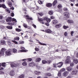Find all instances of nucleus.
Instances as JSON below:
<instances>
[{
  "label": "nucleus",
  "mask_w": 78,
  "mask_h": 78,
  "mask_svg": "<svg viewBox=\"0 0 78 78\" xmlns=\"http://www.w3.org/2000/svg\"><path fill=\"white\" fill-rule=\"evenodd\" d=\"M18 65H19V64H17V62H12L10 64L12 68L17 67L18 66Z\"/></svg>",
  "instance_id": "obj_1"
},
{
  "label": "nucleus",
  "mask_w": 78,
  "mask_h": 78,
  "mask_svg": "<svg viewBox=\"0 0 78 78\" xmlns=\"http://www.w3.org/2000/svg\"><path fill=\"white\" fill-rule=\"evenodd\" d=\"M5 48H2L1 49V51L0 52V57L2 56H3L4 55V51H5Z\"/></svg>",
  "instance_id": "obj_2"
},
{
  "label": "nucleus",
  "mask_w": 78,
  "mask_h": 78,
  "mask_svg": "<svg viewBox=\"0 0 78 78\" xmlns=\"http://www.w3.org/2000/svg\"><path fill=\"white\" fill-rule=\"evenodd\" d=\"M70 56H68L67 57V58L65 62V64H69L70 62Z\"/></svg>",
  "instance_id": "obj_3"
},
{
  "label": "nucleus",
  "mask_w": 78,
  "mask_h": 78,
  "mask_svg": "<svg viewBox=\"0 0 78 78\" xmlns=\"http://www.w3.org/2000/svg\"><path fill=\"white\" fill-rule=\"evenodd\" d=\"M64 71H66V69L64 68L61 69L60 71L58 72V76H61V72H64Z\"/></svg>",
  "instance_id": "obj_4"
},
{
  "label": "nucleus",
  "mask_w": 78,
  "mask_h": 78,
  "mask_svg": "<svg viewBox=\"0 0 78 78\" xmlns=\"http://www.w3.org/2000/svg\"><path fill=\"white\" fill-rule=\"evenodd\" d=\"M6 20L7 22H11L12 21V18L11 17H9L6 19Z\"/></svg>",
  "instance_id": "obj_5"
},
{
  "label": "nucleus",
  "mask_w": 78,
  "mask_h": 78,
  "mask_svg": "<svg viewBox=\"0 0 78 78\" xmlns=\"http://www.w3.org/2000/svg\"><path fill=\"white\" fill-rule=\"evenodd\" d=\"M10 76H14L15 75V72H14V70H12L10 72Z\"/></svg>",
  "instance_id": "obj_6"
},
{
  "label": "nucleus",
  "mask_w": 78,
  "mask_h": 78,
  "mask_svg": "<svg viewBox=\"0 0 78 78\" xmlns=\"http://www.w3.org/2000/svg\"><path fill=\"white\" fill-rule=\"evenodd\" d=\"M65 14V16L67 17V18H69V17L70 16V14H69V13L68 12H66L64 13Z\"/></svg>",
  "instance_id": "obj_7"
},
{
  "label": "nucleus",
  "mask_w": 78,
  "mask_h": 78,
  "mask_svg": "<svg viewBox=\"0 0 78 78\" xmlns=\"http://www.w3.org/2000/svg\"><path fill=\"white\" fill-rule=\"evenodd\" d=\"M68 74H69V71H66L63 73V76H65L66 77L68 75Z\"/></svg>",
  "instance_id": "obj_8"
},
{
  "label": "nucleus",
  "mask_w": 78,
  "mask_h": 78,
  "mask_svg": "<svg viewBox=\"0 0 78 78\" xmlns=\"http://www.w3.org/2000/svg\"><path fill=\"white\" fill-rule=\"evenodd\" d=\"M77 72H78V71L77 70H73L71 72V74L72 75H77Z\"/></svg>",
  "instance_id": "obj_9"
},
{
  "label": "nucleus",
  "mask_w": 78,
  "mask_h": 78,
  "mask_svg": "<svg viewBox=\"0 0 78 78\" xmlns=\"http://www.w3.org/2000/svg\"><path fill=\"white\" fill-rule=\"evenodd\" d=\"M36 41H38V42H37L38 43V44H40V45H47V44H46L45 43H42L41 42H40L37 39L36 40Z\"/></svg>",
  "instance_id": "obj_10"
},
{
  "label": "nucleus",
  "mask_w": 78,
  "mask_h": 78,
  "mask_svg": "<svg viewBox=\"0 0 78 78\" xmlns=\"http://www.w3.org/2000/svg\"><path fill=\"white\" fill-rule=\"evenodd\" d=\"M58 64H59L60 65L59 66H58V67H59L60 68V67H61L62 66L63 64H64V62H61L58 63Z\"/></svg>",
  "instance_id": "obj_11"
},
{
  "label": "nucleus",
  "mask_w": 78,
  "mask_h": 78,
  "mask_svg": "<svg viewBox=\"0 0 78 78\" xmlns=\"http://www.w3.org/2000/svg\"><path fill=\"white\" fill-rule=\"evenodd\" d=\"M0 8H4V9H6L7 7H6V5H5V4H0Z\"/></svg>",
  "instance_id": "obj_12"
},
{
  "label": "nucleus",
  "mask_w": 78,
  "mask_h": 78,
  "mask_svg": "<svg viewBox=\"0 0 78 78\" xmlns=\"http://www.w3.org/2000/svg\"><path fill=\"white\" fill-rule=\"evenodd\" d=\"M6 55L7 56H9L11 55V51H5Z\"/></svg>",
  "instance_id": "obj_13"
},
{
  "label": "nucleus",
  "mask_w": 78,
  "mask_h": 78,
  "mask_svg": "<svg viewBox=\"0 0 78 78\" xmlns=\"http://www.w3.org/2000/svg\"><path fill=\"white\" fill-rule=\"evenodd\" d=\"M45 32L46 33H51L52 31L49 29H47L45 30Z\"/></svg>",
  "instance_id": "obj_14"
},
{
  "label": "nucleus",
  "mask_w": 78,
  "mask_h": 78,
  "mask_svg": "<svg viewBox=\"0 0 78 78\" xmlns=\"http://www.w3.org/2000/svg\"><path fill=\"white\" fill-rule=\"evenodd\" d=\"M21 49H22V50L20 51L21 52H27V51L25 50V48L21 47Z\"/></svg>",
  "instance_id": "obj_15"
},
{
  "label": "nucleus",
  "mask_w": 78,
  "mask_h": 78,
  "mask_svg": "<svg viewBox=\"0 0 78 78\" xmlns=\"http://www.w3.org/2000/svg\"><path fill=\"white\" fill-rule=\"evenodd\" d=\"M61 24H57L55 26V27L56 28H59L61 27Z\"/></svg>",
  "instance_id": "obj_16"
},
{
  "label": "nucleus",
  "mask_w": 78,
  "mask_h": 78,
  "mask_svg": "<svg viewBox=\"0 0 78 78\" xmlns=\"http://www.w3.org/2000/svg\"><path fill=\"white\" fill-rule=\"evenodd\" d=\"M6 42L5 41L1 40L0 41V44L1 45H5Z\"/></svg>",
  "instance_id": "obj_17"
},
{
  "label": "nucleus",
  "mask_w": 78,
  "mask_h": 78,
  "mask_svg": "<svg viewBox=\"0 0 78 78\" xmlns=\"http://www.w3.org/2000/svg\"><path fill=\"white\" fill-rule=\"evenodd\" d=\"M34 73H35V75H40V74H41V72H40V71H35Z\"/></svg>",
  "instance_id": "obj_18"
},
{
  "label": "nucleus",
  "mask_w": 78,
  "mask_h": 78,
  "mask_svg": "<svg viewBox=\"0 0 78 78\" xmlns=\"http://www.w3.org/2000/svg\"><path fill=\"white\" fill-rule=\"evenodd\" d=\"M58 3V1L56 0H55L52 3L53 6H55Z\"/></svg>",
  "instance_id": "obj_19"
},
{
  "label": "nucleus",
  "mask_w": 78,
  "mask_h": 78,
  "mask_svg": "<svg viewBox=\"0 0 78 78\" xmlns=\"http://www.w3.org/2000/svg\"><path fill=\"white\" fill-rule=\"evenodd\" d=\"M41 61V58H37L36 59V61L37 62H39L40 61Z\"/></svg>",
  "instance_id": "obj_20"
},
{
  "label": "nucleus",
  "mask_w": 78,
  "mask_h": 78,
  "mask_svg": "<svg viewBox=\"0 0 78 78\" xmlns=\"http://www.w3.org/2000/svg\"><path fill=\"white\" fill-rule=\"evenodd\" d=\"M52 4L51 3H48L46 4L47 7H51V6H52Z\"/></svg>",
  "instance_id": "obj_21"
},
{
  "label": "nucleus",
  "mask_w": 78,
  "mask_h": 78,
  "mask_svg": "<svg viewBox=\"0 0 78 78\" xmlns=\"http://www.w3.org/2000/svg\"><path fill=\"white\" fill-rule=\"evenodd\" d=\"M73 62H74V63L75 64H78V59H74L73 60Z\"/></svg>",
  "instance_id": "obj_22"
},
{
  "label": "nucleus",
  "mask_w": 78,
  "mask_h": 78,
  "mask_svg": "<svg viewBox=\"0 0 78 78\" xmlns=\"http://www.w3.org/2000/svg\"><path fill=\"white\" fill-rule=\"evenodd\" d=\"M58 21H57V20H54L52 21V23L53 24H54V25H55L56 24H57V23H58Z\"/></svg>",
  "instance_id": "obj_23"
},
{
  "label": "nucleus",
  "mask_w": 78,
  "mask_h": 78,
  "mask_svg": "<svg viewBox=\"0 0 78 78\" xmlns=\"http://www.w3.org/2000/svg\"><path fill=\"white\" fill-rule=\"evenodd\" d=\"M45 75L46 76H51V74L50 73H46L45 74Z\"/></svg>",
  "instance_id": "obj_24"
},
{
  "label": "nucleus",
  "mask_w": 78,
  "mask_h": 78,
  "mask_svg": "<svg viewBox=\"0 0 78 78\" xmlns=\"http://www.w3.org/2000/svg\"><path fill=\"white\" fill-rule=\"evenodd\" d=\"M9 30H12V26H8L6 27Z\"/></svg>",
  "instance_id": "obj_25"
},
{
  "label": "nucleus",
  "mask_w": 78,
  "mask_h": 78,
  "mask_svg": "<svg viewBox=\"0 0 78 78\" xmlns=\"http://www.w3.org/2000/svg\"><path fill=\"white\" fill-rule=\"evenodd\" d=\"M67 22L69 23H73V21L71 20H69L67 21Z\"/></svg>",
  "instance_id": "obj_26"
},
{
  "label": "nucleus",
  "mask_w": 78,
  "mask_h": 78,
  "mask_svg": "<svg viewBox=\"0 0 78 78\" xmlns=\"http://www.w3.org/2000/svg\"><path fill=\"white\" fill-rule=\"evenodd\" d=\"M22 64L23 66H27V63L25 61L23 62L22 63Z\"/></svg>",
  "instance_id": "obj_27"
},
{
  "label": "nucleus",
  "mask_w": 78,
  "mask_h": 78,
  "mask_svg": "<svg viewBox=\"0 0 78 78\" xmlns=\"http://www.w3.org/2000/svg\"><path fill=\"white\" fill-rule=\"evenodd\" d=\"M25 76L23 74H21L20 76H19L18 78H24Z\"/></svg>",
  "instance_id": "obj_28"
},
{
  "label": "nucleus",
  "mask_w": 78,
  "mask_h": 78,
  "mask_svg": "<svg viewBox=\"0 0 78 78\" xmlns=\"http://www.w3.org/2000/svg\"><path fill=\"white\" fill-rule=\"evenodd\" d=\"M72 69V68H70V67H68L66 68V69L68 71H69V72H70Z\"/></svg>",
  "instance_id": "obj_29"
},
{
  "label": "nucleus",
  "mask_w": 78,
  "mask_h": 78,
  "mask_svg": "<svg viewBox=\"0 0 78 78\" xmlns=\"http://www.w3.org/2000/svg\"><path fill=\"white\" fill-rule=\"evenodd\" d=\"M48 13L50 15H52L53 14V11L52 10H50L48 12Z\"/></svg>",
  "instance_id": "obj_30"
},
{
  "label": "nucleus",
  "mask_w": 78,
  "mask_h": 78,
  "mask_svg": "<svg viewBox=\"0 0 78 78\" xmlns=\"http://www.w3.org/2000/svg\"><path fill=\"white\" fill-rule=\"evenodd\" d=\"M12 22H17L16 19L15 18H12Z\"/></svg>",
  "instance_id": "obj_31"
},
{
  "label": "nucleus",
  "mask_w": 78,
  "mask_h": 78,
  "mask_svg": "<svg viewBox=\"0 0 78 78\" xmlns=\"http://www.w3.org/2000/svg\"><path fill=\"white\" fill-rule=\"evenodd\" d=\"M62 7V6L61 4H59L58 6V8H59V9H61Z\"/></svg>",
  "instance_id": "obj_32"
},
{
  "label": "nucleus",
  "mask_w": 78,
  "mask_h": 78,
  "mask_svg": "<svg viewBox=\"0 0 78 78\" xmlns=\"http://www.w3.org/2000/svg\"><path fill=\"white\" fill-rule=\"evenodd\" d=\"M63 27L64 29L66 30V29H67V28H69V26L64 25L63 26Z\"/></svg>",
  "instance_id": "obj_33"
},
{
  "label": "nucleus",
  "mask_w": 78,
  "mask_h": 78,
  "mask_svg": "<svg viewBox=\"0 0 78 78\" xmlns=\"http://www.w3.org/2000/svg\"><path fill=\"white\" fill-rule=\"evenodd\" d=\"M2 66L3 67H6V63L3 62L2 63Z\"/></svg>",
  "instance_id": "obj_34"
},
{
  "label": "nucleus",
  "mask_w": 78,
  "mask_h": 78,
  "mask_svg": "<svg viewBox=\"0 0 78 78\" xmlns=\"http://www.w3.org/2000/svg\"><path fill=\"white\" fill-rule=\"evenodd\" d=\"M38 19L39 22H43L44 21V20L42 18H39V17H38Z\"/></svg>",
  "instance_id": "obj_35"
},
{
  "label": "nucleus",
  "mask_w": 78,
  "mask_h": 78,
  "mask_svg": "<svg viewBox=\"0 0 78 78\" xmlns=\"http://www.w3.org/2000/svg\"><path fill=\"white\" fill-rule=\"evenodd\" d=\"M50 21H51V19L50 18H47V20H46V22H48V23H49L50 22Z\"/></svg>",
  "instance_id": "obj_36"
},
{
  "label": "nucleus",
  "mask_w": 78,
  "mask_h": 78,
  "mask_svg": "<svg viewBox=\"0 0 78 78\" xmlns=\"http://www.w3.org/2000/svg\"><path fill=\"white\" fill-rule=\"evenodd\" d=\"M47 62L45 60H42V64H46Z\"/></svg>",
  "instance_id": "obj_37"
},
{
  "label": "nucleus",
  "mask_w": 78,
  "mask_h": 78,
  "mask_svg": "<svg viewBox=\"0 0 78 78\" xmlns=\"http://www.w3.org/2000/svg\"><path fill=\"white\" fill-rule=\"evenodd\" d=\"M16 31H17L18 32H20V31H21V30L19 28H16Z\"/></svg>",
  "instance_id": "obj_38"
},
{
  "label": "nucleus",
  "mask_w": 78,
  "mask_h": 78,
  "mask_svg": "<svg viewBox=\"0 0 78 78\" xmlns=\"http://www.w3.org/2000/svg\"><path fill=\"white\" fill-rule=\"evenodd\" d=\"M12 50H13V52L14 53H16V52H17V49L14 48Z\"/></svg>",
  "instance_id": "obj_39"
},
{
  "label": "nucleus",
  "mask_w": 78,
  "mask_h": 78,
  "mask_svg": "<svg viewBox=\"0 0 78 78\" xmlns=\"http://www.w3.org/2000/svg\"><path fill=\"white\" fill-rule=\"evenodd\" d=\"M38 2L40 5H42V1L41 0H39L38 1Z\"/></svg>",
  "instance_id": "obj_40"
},
{
  "label": "nucleus",
  "mask_w": 78,
  "mask_h": 78,
  "mask_svg": "<svg viewBox=\"0 0 78 78\" xmlns=\"http://www.w3.org/2000/svg\"><path fill=\"white\" fill-rule=\"evenodd\" d=\"M19 44H24V41H19Z\"/></svg>",
  "instance_id": "obj_41"
},
{
  "label": "nucleus",
  "mask_w": 78,
  "mask_h": 78,
  "mask_svg": "<svg viewBox=\"0 0 78 78\" xmlns=\"http://www.w3.org/2000/svg\"><path fill=\"white\" fill-rule=\"evenodd\" d=\"M4 74H5L4 72L2 71H0V75H4Z\"/></svg>",
  "instance_id": "obj_42"
},
{
  "label": "nucleus",
  "mask_w": 78,
  "mask_h": 78,
  "mask_svg": "<svg viewBox=\"0 0 78 78\" xmlns=\"http://www.w3.org/2000/svg\"><path fill=\"white\" fill-rule=\"evenodd\" d=\"M74 63H73V62H71L70 64V66L71 67H73V66H74Z\"/></svg>",
  "instance_id": "obj_43"
},
{
  "label": "nucleus",
  "mask_w": 78,
  "mask_h": 78,
  "mask_svg": "<svg viewBox=\"0 0 78 78\" xmlns=\"http://www.w3.org/2000/svg\"><path fill=\"white\" fill-rule=\"evenodd\" d=\"M47 63L48 64H50V63H51V60H47Z\"/></svg>",
  "instance_id": "obj_44"
},
{
  "label": "nucleus",
  "mask_w": 78,
  "mask_h": 78,
  "mask_svg": "<svg viewBox=\"0 0 78 78\" xmlns=\"http://www.w3.org/2000/svg\"><path fill=\"white\" fill-rule=\"evenodd\" d=\"M14 39L15 40H19V39H20V38L19 37H15Z\"/></svg>",
  "instance_id": "obj_45"
},
{
  "label": "nucleus",
  "mask_w": 78,
  "mask_h": 78,
  "mask_svg": "<svg viewBox=\"0 0 78 78\" xmlns=\"http://www.w3.org/2000/svg\"><path fill=\"white\" fill-rule=\"evenodd\" d=\"M12 3L11 2H9V5L10 7H11L12 6Z\"/></svg>",
  "instance_id": "obj_46"
},
{
  "label": "nucleus",
  "mask_w": 78,
  "mask_h": 78,
  "mask_svg": "<svg viewBox=\"0 0 78 78\" xmlns=\"http://www.w3.org/2000/svg\"><path fill=\"white\" fill-rule=\"evenodd\" d=\"M5 11L7 12H9V13H11V11H9V9H6Z\"/></svg>",
  "instance_id": "obj_47"
},
{
  "label": "nucleus",
  "mask_w": 78,
  "mask_h": 78,
  "mask_svg": "<svg viewBox=\"0 0 78 78\" xmlns=\"http://www.w3.org/2000/svg\"><path fill=\"white\" fill-rule=\"evenodd\" d=\"M13 42H14L15 44H18V42L16 41L13 40L12 41Z\"/></svg>",
  "instance_id": "obj_48"
},
{
  "label": "nucleus",
  "mask_w": 78,
  "mask_h": 78,
  "mask_svg": "<svg viewBox=\"0 0 78 78\" xmlns=\"http://www.w3.org/2000/svg\"><path fill=\"white\" fill-rule=\"evenodd\" d=\"M38 14H39V15H40L41 16H43V14L42 13V12L41 13H37Z\"/></svg>",
  "instance_id": "obj_49"
},
{
  "label": "nucleus",
  "mask_w": 78,
  "mask_h": 78,
  "mask_svg": "<svg viewBox=\"0 0 78 78\" xmlns=\"http://www.w3.org/2000/svg\"><path fill=\"white\" fill-rule=\"evenodd\" d=\"M35 51H39V49L38 48H35Z\"/></svg>",
  "instance_id": "obj_50"
},
{
  "label": "nucleus",
  "mask_w": 78,
  "mask_h": 78,
  "mask_svg": "<svg viewBox=\"0 0 78 78\" xmlns=\"http://www.w3.org/2000/svg\"><path fill=\"white\" fill-rule=\"evenodd\" d=\"M11 16L12 17H14V14L13 12H12L11 13Z\"/></svg>",
  "instance_id": "obj_51"
},
{
  "label": "nucleus",
  "mask_w": 78,
  "mask_h": 78,
  "mask_svg": "<svg viewBox=\"0 0 78 78\" xmlns=\"http://www.w3.org/2000/svg\"><path fill=\"white\" fill-rule=\"evenodd\" d=\"M23 26L25 28H27V27H28V26H27V25H26V24H23Z\"/></svg>",
  "instance_id": "obj_52"
},
{
  "label": "nucleus",
  "mask_w": 78,
  "mask_h": 78,
  "mask_svg": "<svg viewBox=\"0 0 78 78\" xmlns=\"http://www.w3.org/2000/svg\"><path fill=\"white\" fill-rule=\"evenodd\" d=\"M55 17H54V16H51V19H55Z\"/></svg>",
  "instance_id": "obj_53"
},
{
  "label": "nucleus",
  "mask_w": 78,
  "mask_h": 78,
  "mask_svg": "<svg viewBox=\"0 0 78 78\" xmlns=\"http://www.w3.org/2000/svg\"><path fill=\"white\" fill-rule=\"evenodd\" d=\"M27 20H33V18H32L29 17Z\"/></svg>",
  "instance_id": "obj_54"
},
{
  "label": "nucleus",
  "mask_w": 78,
  "mask_h": 78,
  "mask_svg": "<svg viewBox=\"0 0 78 78\" xmlns=\"http://www.w3.org/2000/svg\"><path fill=\"white\" fill-rule=\"evenodd\" d=\"M64 36H67V32H65L64 33Z\"/></svg>",
  "instance_id": "obj_55"
},
{
  "label": "nucleus",
  "mask_w": 78,
  "mask_h": 78,
  "mask_svg": "<svg viewBox=\"0 0 78 78\" xmlns=\"http://www.w3.org/2000/svg\"><path fill=\"white\" fill-rule=\"evenodd\" d=\"M64 11H67V8L65 7L63 9Z\"/></svg>",
  "instance_id": "obj_56"
},
{
  "label": "nucleus",
  "mask_w": 78,
  "mask_h": 78,
  "mask_svg": "<svg viewBox=\"0 0 78 78\" xmlns=\"http://www.w3.org/2000/svg\"><path fill=\"white\" fill-rule=\"evenodd\" d=\"M27 60L28 61H32V58H28Z\"/></svg>",
  "instance_id": "obj_57"
},
{
  "label": "nucleus",
  "mask_w": 78,
  "mask_h": 78,
  "mask_svg": "<svg viewBox=\"0 0 78 78\" xmlns=\"http://www.w3.org/2000/svg\"><path fill=\"white\" fill-rule=\"evenodd\" d=\"M8 25H12V26L14 25L13 23H9Z\"/></svg>",
  "instance_id": "obj_58"
},
{
  "label": "nucleus",
  "mask_w": 78,
  "mask_h": 78,
  "mask_svg": "<svg viewBox=\"0 0 78 78\" xmlns=\"http://www.w3.org/2000/svg\"><path fill=\"white\" fill-rule=\"evenodd\" d=\"M74 33V32L73 31H72L71 32V34L72 36H73V34Z\"/></svg>",
  "instance_id": "obj_59"
},
{
  "label": "nucleus",
  "mask_w": 78,
  "mask_h": 78,
  "mask_svg": "<svg viewBox=\"0 0 78 78\" xmlns=\"http://www.w3.org/2000/svg\"><path fill=\"white\" fill-rule=\"evenodd\" d=\"M32 26H33L34 28H36V25H34V24H33L32 25Z\"/></svg>",
  "instance_id": "obj_60"
},
{
  "label": "nucleus",
  "mask_w": 78,
  "mask_h": 78,
  "mask_svg": "<svg viewBox=\"0 0 78 78\" xmlns=\"http://www.w3.org/2000/svg\"><path fill=\"white\" fill-rule=\"evenodd\" d=\"M45 25H46L48 27V26H49V23H45Z\"/></svg>",
  "instance_id": "obj_61"
},
{
  "label": "nucleus",
  "mask_w": 78,
  "mask_h": 78,
  "mask_svg": "<svg viewBox=\"0 0 78 78\" xmlns=\"http://www.w3.org/2000/svg\"><path fill=\"white\" fill-rule=\"evenodd\" d=\"M3 16L0 15V20H2L3 19Z\"/></svg>",
  "instance_id": "obj_62"
},
{
  "label": "nucleus",
  "mask_w": 78,
  "mask_h": 78,
  "mask_svg": "<svg viewBox=\"0 0 78 78\" xmlns=\"http://www.w3.org/2000/svg\"><path fill=\"white\" fill-rule=\"evenodd\" d=\"M10 9H12V10H14V8L13 7H11L10 8Z\"/></svg>",
  "instance_id": "obj_63"
},
{
  "label": "nucleus",
  "mask_w": 78,
  "mask_h": 78,
  "mask_svg": "<svg viewBox=\"0 0 78 78\" xmlns=\"http://www.w3.org/2000/svg\"><path fill=\"white\" fill-rule=\"evenodd\" d=\"M25 17H27V19H28V18L29 17V16L28 15H27L25 16Z\"/></svg>",
  "instance_id": "obj_64"
}]
</instances>
